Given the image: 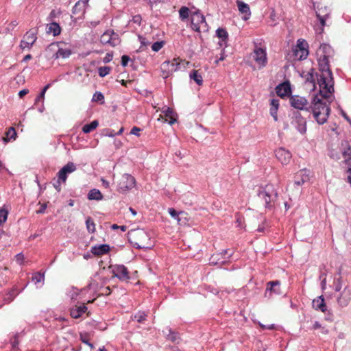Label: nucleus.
Wrapping results in <instances>:
<instances>
[{"label": "nucleus", "mask_w": 351, "mask_h": 351, "mask_svg": "<svg viewBox=\"0 0 351 351\" xmlns=\"http://www.w3.org/2000/svg\"><path fill=\"white\" fill-rule=\"evenodd\" d=\"M332 52L330 45L322 44L316 53L319 71L322 72L319 78L317 79L319 86L322 88V92L326 89L328 94L330 93V90L334 89V81L329 65V58L332 55Z\"/></svg>", "instance_id": "f257e3e1"}, {"label": "nucleus", "mask_w": 351, "mask_h": 351, "mask_svg": "<svg viewBox=\"0 0 351 351\" xmlns=\"http://www.w3.org/2000/svg\"><path fill=\"white\" fill-rule=\"evenodd\" d=\"M322 88H319V93L315 95L309 106L310 110L313 113V117L319 125H323L326 123L330 113V103L332 100L333 90H330V93L325 91H322Z\"/></svg>", "instance_id": "f03ea898"}, {"label": "nucleus", "mask_w": 351, "mask_h": 351, "mask_svg": "<svg viewBox=\"0 0 351 351\" xmlns=\"http://www.w3.org/2000/svg\"><path fill=\"white\" fill-rule=\"evenodd\" d=\"M129 240L138 249H149L152 247L150 237L143 229H132L128 232Z\"/></svg>", "instance_id": "7ed1b4c3"}, {"label": "nucleus", "mask_w": 351, "mask_h": 351, "mask_svg": "<svg viewBox=\"0 0 351 351\" xmlns=\"http://www.w3.org/2000/svg\"><path fill=\"white\" fill-rule=\"evenodd\" d=\"M189 64V62H184L179 58H173L171 61H165L160 65L161 76L166 79L169 77L173 72L177 71L180 69L181 64Z\"/></svg>", "instance_id": "20e7f679"}, {"label": "nucleus", "mask_w": 351, "mask_h": 351, "mask_svg": "<svg viewBox=\"0 0 351 351\" xmlns=\"http://www.w3.org/2000/svg\"><path fill=\"white\" fill-rule=\"evenodd\" d=\"M76 165L72 162H69L66 165H65L62 168L60 169V171L57 173V182L56 184H53L55 189L58 191H60L61 190V184L66 183L68 174L74 172L75 171H76Z\"/></svg>", "instance_id": "39448f33"}, {"label": "nucleus", "mask_w": 351, "mask_h": 351, "mask_svg": "<svg viewBox=\"0 0 351 351\" xmlns=\"http://www.w3.org/2000/svg\"><path fill=\"white\" fill-rule=\"evenodd\" d=\"M191 27L198 32H205L208 29L205 18L199 11L191 14Z\"/></svg>", "instance_id": "423d86ee"}, {"label": "nucleus", "mask_w": 351, "mask_h": 351, "mask_svg": "<svg viewBox=\"0 0 351 351\" xmlns=\"http://www.w3.org/2000/svg\"><path fill=\"white\" fill-rule=\"evenodd\" d=\"M276 196L277 193L271 185H267L258 193L259 198L264 201L265 205L267 208H270L273 206Z\"/></svg>", "instance_id": "0eeeda50"}, {"label": "nucleus", "mask_w": 351, "mask_h": 351, "mask_svg": "<svg viewBox=\"0 0 351 351\" xmlns=\"http://www.w3.org/2000/svg\"><path fill=\"white\" fill-rule=\"evenodd\" d=\"M100 42L104 45H109L110 47H116L121 43L119 35L113 30H107L100 37Z\"/></svg>", "instance_id": "6e6552de"}, {"label": "nucleus", "mask_w": 351, "mask_h": 351, "mask_svg": "<svg viewBox=\"0 0 351 351\" xmlns=\"http://www.w3.org/2000/svg\"><path fill=\"white\" fill-rule=\"evenodd\" d=\"M233 252L230 250H225L222 252L217 253L211 256L209 263L213 265H225L230 261Z\"/></svg>", "instance_id": "1a4fd4ad"}, {"label": "nucleus", "mask_w": 351, "mask_h": 351, "mask_svg": "<svg viewBox=\"0 0 351 351\" xmlns=\"http://www.w3.org/2000/svg\"><path fill=\"white\" fill-rule=\"evenodd\" d=\"M135 179L129 174H123L118 183V191L124 193L135 186Z\"/></svg>", "instance_id": "9d476101"}, {"label": "nucleus", "mask_w": 351, "mask_h": 351, "mask_svg": "<svg viewBox=\"0 0 351 351\" xmlns=\"http://www.w3.org/2000/svg\"><path fill=\"white\" fill-rule=\"evenodd\" d=\"M289 102L292 107L300 110L310 111L308 100L300 95H292L289 98Z\"/></svg>", "instance_id": "9b49d317"}, {"label": "nucleus", "mask_w": 351, "mask_h": 351, "mask_svg": "<svg viewBox=\"0 0 351 351\" xmlns=\"http://www.w3.org/2000/svg\"><path fill=\"white\" fill-rule=\"evenodd\" d=\"M252 57L258 64L259 69L264 68L267 63V57L265 49L261 47H256L254 49Z\"/></svg>", "instance_id": "f8f14e48"}, {"label": "nucleus", "mask_w": 351, "mask_h": 351, "mask_svg": "<svg viewBox=\"0 0 351 351\" xmlns=\"http://www.w3.org/2000/svg\"><path fill=\"white\" fill-rule=\"evenodd\" d=\"M36 34L37 31L36 29H30L27 32L21 41V48L23 49H30L37 39Z\"/></svg>", "instance_id": "ddd939ff"}, {"label": "nucleus", "mask_w": 351, "mask_h": 351, "mask_svg": "<svg viewBox=\"0 0 351 351\" xmlns=\"http://www.w3.org/2000/svg\"><path fill=\"white\" fill-rule=\"evenodd\" d=\"M111 272L114 277L118 278L120 280L125 281L130 279L129 272L124 265H114L110 267Z\"/></svg>", "instance_id": "4468645a"}, {"label": "nucleus", "mask_w": 351, "mask_h": 351, "mask_svg": "<svg viewBox=\"0 0 351 351\" xmlns=\"http://www.w3.org/2000/svg\"><path fill=\"white\" fill-rule=\"evenodd\" d=\"M60 44L62 43H52L48 47V50L50 51H55L57 49L56 51L54 53L52 57L55 59H58L59 58H66L69 57V56L71 54V51L70 49H62L60 47Z\"/></svg>", "instance_id": "2eb2a0df"}, {"label": "nucleus", "mask_w": 351, "mask_h": 351, "mask_svg": "<svg viewBox=\"0 0 351 351\" xmlns=\"http://www.w3.org/2000/svg\"><path fill=\"white\" fill-rule=\"evenodd\" d=\"M351 300V289L346 287L337 298V303L341 307H346Z\"/></svg>", "instance_id": "dca6fc26"}, {"label": "nucleus", "mask_w": 351, "mask_h": 351, "mask_svg": "<svg viewBox=\"0 0 351 351\" xmlns=\"http://www.w3.org/2000/svg\"><path fill=\"white\" fill-rule=\"evenodd\" d=\"M275 153L277 159L282 165L288 164L292 158L291 153L282 147H280L278 149H276Z\"/></svg>", "instance_id": "f3484780"}, {"label": "nucleus", "mask_w": 351, "mask_h": 351, "mask_svg": "<svg viewBox=\"0 0 351 351\" xmlns=\"http://www.w3.org/2000/svg\"><path fill=\"white\" fill-rule=\"evenodd\" d=\"M311 171L306 169H301L296 173L295 176V184L297 185H302L310 179Z\"/></svg>", "instance_id": "a211bd4d"}, {"label": "nucleus", "mask_w": 351, "mask_h": 351, "mask_svg": "<svg viewBox=\"0 0 351 351\" xmlns=\"http://www.w3.org/2000/svg\"><path fill=\"white\" fill-rule=\"evenodd\" d=\"M280 281L275 280V281H270L267 283L266 291H265V296H267V294L269 293V297H271V295L272 293L275 294H280Z\"/></svg>", "instance_id": "6ab92c4d"}, {"label": "nucleus", "mask_w": 351, "mask_h": 351, "mask_svg": "<svg viewBox=\"0 0 351 351\" xmlns=\"http://www.w3.org/2000/svg\"><path fill=\"white\" fill-rule=\"evenodd\" d=\"M110 250V246L108 244H100L93 246L90 252L95 256H101L107 254Z\"/></svg>", "instance_id": "aec40b11"}, {"label": "nucleus", "mask_w": 351, "mask_h": 351, "mask_svg": "<svg viewBox=\"0 0 351 351\" xmlns=\"http://www.w3.org/2000/svg\"><path fill=\"white\" fill-rule=\"evenodd\" d=\"M276 93L280 97H284L291 93V86L289 82H284L277 86Z\"/></svg>", "instance_id": "412c9836"}, {"label": "nucleus", "mask_w": 351, "mask_h": 351, "mask_svg": "<svg viewBox=\"0 0 351 351\" xmlns=\"http://www.w3.org/2000/svg\"><path fill=\"white\" fill-rule=\"evenodd\" d=\"M313 307L317 311H320L325 313L327 311V307L322 295L317 297L313 300Z\"/></svg>", "instance_id": "4be33fe9"}, {"label": "nucleus", "mask_w": 351, "mask_h": 351, "mask_svg": "<svg viewBox=\"0 0 351 351\" xmlns=\"http://www.w3.org/2000/svg\"><path fill=\"white\" fill-rule=\"evenodd\" d=\"M87 310V307L85 304H82L80 306H75L72 308L70 311L71 316L73 318L77 319L81 317V315L84 313Z\"/></svg>", "instance_id": "5701e85b"}, {"label": "nucleus", "mask_w": 351, "mask_h": 351, "mask_svg": "<svg viewBox=\"0 0 351 351\" xmlns=\"http://www.w3.org/2000/svg\"><path fill=\"white\" fill-rule=\"evenodd\" d=\"M345 162L348 165V182L351 184V150L348 148V150L343 153Z\"/></svg>", "instance_id": "b1692460"}, {"label": "nucleus", "mask_w": 351, "mask_h": 351, "mask_svg": "<svg viewBox=\"0 0 351 351\" xmlns=\"http://www.w3.org/2000/svg\"><path fill=\"white\" fill-rule=\"evenodd\" d=\"M88 0L78 1L73 8L72 12L73 14H84L85 12V7L87 5Z\"/></svg>", "instance_id": "393cba45"}, {"label": "nucleus", "mask_w": 351, "mask_h": 351, "mask_svg": "<svg viewBox=\"0 0 351 351\" xmlns=\"http://www.w3.org/2000/svg\"><path fill=\"white\" fill-rule=\"evenodd\" d=\"M314 71V69L311 68L308 71L303 72L301 75L305 83H309L313 87H315Z\"/></svg>", "instance_id": "a878e982"}, {"label": "nucleus", "mask_w": 351, "mask_h": 351, "mask_svg": "<svg viewBox=\"0 0 351 351\" xmlns=\"http://www.w3.org/2000/svg\"><path fill=\"white\" fill-rule=\"evenodd\" d=\"M292 53L294 60H297L306 59L308 55V51L304 49H292Z\"/></svg>", "instance_id": "bb28decb"}, {"label": "nucleus", "mask_w": 351, "mask_h": 351, "mask_svg": "<svg viewBox=\"0 0 351 351\" xmlns=\"http://www.w3.org/2000/svg\"><path fill=\"white\" fill-rule=\"evenodd\" d=\"M47 33H52L54 36H58L61 33V27L58 23L52 22L47 25Z\"/></svg>", "instance_id": "cd10ccee"}, {"label": "nucleus", "mask_w": 351, "mask_h": 351, "mask_svg": "<svg viewBox=\"0 0 351 351\" xmlns=\"http://www.w3.org/2000/svg\"><path fill=\"white\" fill-rule=\"evenodd\" d=\"M270 106V114L276 121L278 120L277 112L279 107V100L276 99H271Z\"/></svg>", "instance_id": "c85d7f7f"}, {"label": "nucleus", "mask_w": 351, "mask_h": 351, "mask_svg": "<svg viewBox=\"0 0 351 351\" xmlns=\"http://www.w3.org/2000/svg\"><path fill=\"white\" fill-rule=\"evenodd\" d=\"M103 197L100 191L96 189H91L88 193V199L90 200H101Z\"/></svg>", "instance_id": "c756f323"}, {"label": "nucleus", "mask_w": 351, "mask_h": 351, "mask_svg": "<svg viewBox=\"0 0 351 351\" xmlns=\"http://www.w3.org/2000/svg\"><path fill=\"white\" fill-rule=\"evenodd\" d=\"M16 136V132L15 129L13 127H10L5 132V136L3 137V140L4 142L8 143L11 140H15Z\"/></svg>", "instance_id": "7c9ffc66"}, {"label": "nucleus", "mask_w": 351, "mask_h": 351, "mask_svg": "<svg viewBox=\"0 0 351 351\" xmlns=\"http://www.w3.org/2000/svg\"><path fill=\"white\" fill-rule=\"evenodd\" d=\"M296 128L298 130V132H300L301 134H304L306 131V120L302 117H300L296 119Z\"/></svg>", "instance_id": "2f4dec72"}, {"label": "nucleus", "mask_w": 351, "mask_h": 351, "mask_svg": "<svg viewBox=\"0 0 351 351\" xmlns=\"http://www.w3.org/2000/svg\"><path fill=\"white\" fill-rule=\"evenodd\" d=\"M99 125V122L97 120L93 121L89 124H86L82 127V132L85 134L90 133L95 130Z\"/></svg>", "instance_id": "473e14b6"}, {"label": "nucleus", "mask_w": 351, "mask_h": 351, "mask_svg": "<svg viewBox=\"0 0 351 351\" xmlns=\"http://www.w3.org/2000/svg\"><path fill=\"white\" fill-rule=\"evenodd\" d=\"M162 112L165 114V116L169 119V123L172 125L176 121V119L175 117L173 110L167 107L165 110H162Z\"/></svg>", "instance_id": "72a5a7b5"}, {"label": "nucleus", "mask_w": 351, "mask_h": 351, "mask_svg": "<svg viewBox=\"0 0 351 351\" xmlns=\"http://www.w3.org/2000/svg\"><path fill=\"white\" fill-rule=\"evenodd\" d=\"M190 78L193 80L198 85H202L203 83V78L198 70H193L190 73Z\"/></svg>", "instance_id": "f704fd0d"}, {"label": "nucleus", "mask_w": 351, "mask_h": 351, "mask_svg": "<svg viewBox=\"0 0 351 351\" xmlns=\"http://www.w3.org/2000/svg\"><path fill=\"white\" fill-rule=\"evenodd\" d=\"M169 213L173 218L178 217V219H186V213L185 212L180 211L177 213V211L173 208H169Z\"/></svg>", "instance_id": "c9c22d12"}, {"label": "nucleus", "mask_w": 351, "mask_h": 351, "mask_svg": "<svg viewBox=\"0 0 351 351\" xmlns=\"http://www.w3.org/2000/svg\"><path fill=\"white\" fill-rule=\"evenodd\" d=\"M138 38L141 43V47H139L138 51H143L145 50V47H147L151 44V42L143 36L139 35Z\"/></svg>", "instance_id": "e433bc0d"}, {"label": "nucleus", "mask_w": 351, "mask_h": 351, "mask_svg": "<svg viewBox=\"0 0 351 351\" xmlns=\"http://www.w3.org/2000/svg\"><path fill=\"white\" fill-rule=\"evenodd\" d=\"M237 6H238V9H239V12H241V13H245V14H247V13H249V14H250V7L247 4L243 3V1H237Z\"/></svg>", "instance_id": "4c0bfd02"}, {"label": "nucleus", "mask_w": 351, "mask_h": 351, "mask_svg": "<svg viewBox=\"0 0 351 351\" xmlns=\"http://www.w3.org/2000/svg\"><path fill=\"white\" fill-rule=\"evenodd\" d=\"M6 221H0V238L3 235H7L9 233V226Z\"/></svg>", "instance_id": "58836bf2"}, {"label": "nucleus", "mask_w": 351, "mask_h": 351, "mask_svg": "<svg viewBox=\"0 0 351 351\" xmlns=\"http://www.w3.org/2000/svg\"><path fill=\"white\" fill-rule=\"evenodd\" d=\"M268 23L270 26H275L278 23V18L274 9H272L270 12Z\"/></svg>", "instance_id": "ea45409f"}, {"label": "nucleus", "mask_w": 351, "mask_h": 351, "mask_svg": "<svg viewBox=\"0 0 351 351\" xmlns=\"http://www.w3.org/2000/svg\"><path fill=\"white\" fill-rule=\"evenodd\" d=\"M190 10L188 8L183 6L179 10L180 18L184 21L189 18Z\"/></svg>", "instance_id": "a19ab883"}, {"label": "nucleus", "mask_w": 351, "mask_h": 351, "mask_svg": "<svg viewBox=\"0 0 351 351\" xmlns=\"http://www.w3.org/2000/svg\"><path fill=\"white\" fill-rule=\"evenodd\" d=\"M217 36L221 39V41L225 42L228 39V32L225 29L218 28L217 32Z\"/></svg>", "instance_id": "79ce46f5"}, {"label": "nucleus", "mask_w": 351, "mask_h": 351, "mask_svg": "<svg viewBox=\"0 0 351 351\" xmlns=\"http://www.w3.org/2000/svg\"><path fill=\"white\" fill-rule=\"evenodd\" d=\"M32 280L35 284H37V283L41 282H43L45 280V275H44V274H42L40 272L35 273L32 278Z\"/></svg>", "instance_id": "37998d69"}, {"label": "nucleus", "mask_w": 351, "mask_h": 351, "mask_svg": "<svg viewBox=\"0 0 351 351\" xmlns=\"http://www.w3.org/2000/svg\"><path fill=\"white\" fill-rule=\"evenodd\" d=\"M110 71H111V68L110 66H100L98 69V73L100 77H104L106 75H107L108 74H109Z\"/></svg>", "instance_id": "c03bdc74"}, {"label": "nucleus", "mask_w": 351, "mask_h": 351, "mask_svg": "<svg viewBox=\"0 0 351 351\" xmlns=\"http://www.w3.org/2000/svg\"><path fill=\"white\" fill-rule=\"evenodd\" d=\"M50 86H51V84H48L43 88L40 95L36 98L35 103H37L40 101H43V100L45 99V93L49 88Z\"/></svg>", "instance_id": "a18cd8bd"}, {"label": "nucleus", "mask_w": 351, "mask_h": 351, "mask_svg": "<svg viewBox=\"0 0 351 351\" xmlns=\"http://www.w3.org/2000/svg\"><path fill=\"white\" fill-rule=\"evenodd\" d=\"M308 43L302 39H299L297 42V45L293 49L308 50Z\"/></svg>", "instance_id": "49530a36"}, {"label": "nucleus", "mask_w": 351, "mask_h": 351, "mask_svg": "<svg viewBox=\"0 0 351 351\" xmlns=\"http://www.w3.org/2000/svg\"><path fill=\"white\" fill-rule=\"evenodd\" d=\"M165 44L164 41L155 42L152 45V49L155 52H158L164 47Z\"/></svg>", "instance_id": "de8ad7c7"}, {"label": "nucleus", "mask_w": 351, "mask_h": 351, "mask_svg": "<svg viewBox=\"0 0 351 351\" xmlns=\"http://www.w3.org/2000/svg\"><path fill=\"white\" fill-rule=\"evenodd\" d=\"M147 314L144 312H138L134 316V319H136L138 323H142L146 319Z\"/></svg>", "instance_id": "09e8293b"}, {"label": "nucleus", "mask_w": 351, "mask_h": 351, "mask_svg": "<svg viewBox=\"0 0 351 351\" xmlns=\"http://www.w3.org/2000/svg\"><path fill=\"white\" fill-rule=\"evenodd\" d=\"M8 213V206H3L1 208H0V219H7Z\"/></svg>", "instance_id": "8fccbe9b"}, {"label": "nucleus", "mask_w": 351, "mask_h": 351, "mask_svg": "<svg viewBox=\"0 0 351 351\" xmlns=\"http://www.w3.org/2000/svg\"><path fill=\"white\" fill-rule=\"evenodd\" d=\"M313 329H314V330L321 329L322 332L323 334H328V330L327 328H326L325 327H322L321 324L317 321H315L314 322V324L313 325Z\"/></svg>", "instance_id": "3c124183"}, {"label": "nucleus", "mask_w": 351, "mask_h": 351, "mask_svg": "<svg viewBox=\"0 0 351 351\" xmlns=\"http://www.w3.org/2000/svg\"><path fill=\"white\" fill-rule=\"evenodd\" d=\"M15 295H16L15 291L14 290H11V291H9V293L4 298V301L6 303H10V302H12L14 300Z\"/></svg>", "instance_id": "603ef678"}, {"label": "nucleus", "mask_w": 351, "mask_h": 351, "mask_svg": "<svg viewBox=\"0 0 351 351\" xmlns=\"http://www.w3.org/2000/svg\"><path fill=\"white\" fill-rule=\"evenodd\" d=\"M86 225L89 232L93 233L95 231V224L93 221H86Z\"/></svg>", "instance_id": "864d4df0"}, {"label": "nucleus", "mask_w": 351, "mask_h": 351, "mask_svg": "<svg viewBox=\"0 0 351 351\" xmlns=\"http://www.w3.org/2000/svg\"><path fill=\"white\" fill-rule=\"evenodd\" d=\"M104 96L101 92H96L93 97V101H102L104 102Z\"/></svg>", "instance_id": "5fc2aeb1"}, {"label": "nucleus", "mask_w": 351, "mask_h": 351, "mask_svg": "<svg viewBox=\"0 0 351 351\" xmlns=\"http://www.w3.org/2000/svg\"><path fill=\"white\" fill-rule=\"evenodd\" d=\"M123 127H121V129L117 132H114V131L112 130H108L106 134L108 136L113 137L115 135H121L123 133Z\"/></svg>", "instance_id": "6e6d98bb"}, {"label": "nucleus", "mask_w": 351, "mask_h": 351, "mask_svg": "<svg viewBox=\"0 0 351 351\" xmlns=\"http://www.w3.org/2000/svg\"><path fill=\"white\" fill-rule=\"evenodd\" d=\"M24 255L22 253H19L15 256V261L19 265H22L24 262Z\"/></svg>", "instance_id": "4d7b16f0"}, {"label": "nucleus", "mask_w": 351, "mask_h": 351, "mask_svg": "<svg viewBox=\"0 0 351 351\" xmlns=\"http://www.w3.org/2000/svg\"><path fill=\"white\" fill-rule=\"evenodd\" d=\"M87 288L88 289H93L95 291H98V283L95 280H91L88 285Z\"/></svg>", "instance_id": "13d9d810"}, {"label": "nucleus", "mask_w": 351, "mask_h": 351, "mask_svg": "<svg viewBox=\"0 0 351 351\" xmlns=\"http://www.w3.org/2000/svg\"><path fill=\"white\" fill-rule=\"evenodd\" d=\"M130 58L128 56L123 55L121 57V64L123 66H126L130 61Z\"/></svg>", "instance_id": "bf43d9fd"}, {"label": "nucleus", "mask_w": 351, "mask_h": 351, "mask_svg": "<svg viewBox=\"0 0 351 351\" xmlns=\"http://www.w3.org/2000/svg\"><path fill=\"white\" fill-rule=\"evenodd\" d=\"M80 340L85 344L88 345L91 350H93L95 348L93 344L90 343L87 339H86L84 336H80Z\"/></svg>", "instance_id": "052dcab7"}, {"label": "nucleus", "mask_w": 351, "mask_h": 351, "mask_svg": "<svg viewBox=\"0 0 351 351\" xmlns=\"http://www.w3.org/2000/svg\"><path fill=\"white\" fill-rule=\"evenodd\" d=\"M267 226H268L266 224L265 221L262 222V223L261 225H258V227L256 229V230L260 232H263L267 229Z\"/></svg>", "instance_id": "680f3d73"}, {"label": "nucleus", "mask_w": 351, "mask_h": 351, "mask_svg": "<svg viewBox=\"0 0 351 351\" xmlns=\"http://www.w3.org/2000/svg\"><path fill=\"white\" fill-rule=\"evenodd\" d=\"M141 15H135L132 17V19L131 20V21L134 23H136L137 25H140L141 24Z\"/></svg>", "instance_id": "e2e57ef3"}, {"label": "nucleus", "mask_w": 351, "mask_h": 351, "mask_svg": "<svg viewBox=\"0 0 351 351\" xmlns=\"http://www.w3.org/2000/svg\"><path fill=\"white\" fill-rule=\"evenodd\" d=\"M342 288V285H341V280L339 278L336 280L335 282V290L336 291H340L341 289Z\"/></svg>", "instance_id": "0e129e2a"}, {"label": "nucleus", "mask_w": 351, "mask_h": 351, "mask_svg": "<svg viewBox=\"0 0 351 351\" xmlns=\"http://www.w3.org/2000/svg\"><path fill=\"white\" fill-rule=\"evenodd\" d=\"M141 130V128H139L136 126H134L132 128V130L130 131V134H134L137 136H140L139 132Z\"/></svg>", "instance_id": "69168bd1"}, {"label": "nucleus", "mask_w": 351, "mask_h": 351, "mask_svg": "<svg viewBox=\"0 0 351 351\" xmlns=\"http://www.w3.org/2000/svg\"><path fill=\"white\" fill-rule=\"evenodd\" d=\"M112 59V54L108 53L103 59L104 63L110 62Z\"/></svg>", "instance_id": "338daca9"}, {"label": "nucleus", "mask_w": 351, "mask_h": 351, "mask_svg": "<svg viewBox=\"0 0 351 351\" xmlns=\"http://www.w3.org/2000/svg\"><path fill=\"white\" fill-rule=\"evenodd\" d=\"M168 339L171 340L172 342H176V340L178 339L177 335L174 332H171L168 335Z\"/></svg>", "instance_id": "774afa93"}]
</instances>
